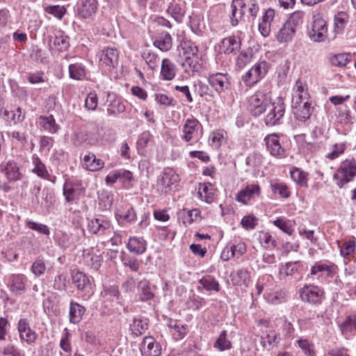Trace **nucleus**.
I'll return each mask as SVG.
<instances>
[{"label":"nucleus","instance_id":"f257e3e1","mask_svg":"<svg viewBox=\"0 0 356 356\" xmlns=\"http://www.w3.org/2000/svg\"><path fill=\"white\" fill-rule=\"evenodd\" d=\"M356 176V160L353 158L347 159L341 162L340 166L334 174L333 178L336 184L342 188Z\"/></svg>","mask_w":356,"mask_h":356},{"label":"nucleus","instance_id":"f03ea898","mask_svg":"<svg viewBox=\"0 0 356 356\" xmlns=\"http://www.w3.org/2000/svg\"><path fill=\"white\" fill-rule=\"evenodd\" d=\"M265 112L267 114L264 118L267 126H274L280 124V120L283 118L285 112V106L282 99L276 102H269L266 108Z\"/></svg>","mask_w":356,"mask_h":356},{"label":"nucleus","instance_id":"7ed1b4c3","mask_svg":"<svg viewBox=\"0 0 356 356\" xmlns=\"http://www.w3.org/2000/svg\"><path fill=\"white\" fill-rule=\"evenodd\" d=\"M268 64L266 61L256 63L242 77L247 86H252L258 83L268 72Z\"/></svg>","mask_w":356,"mask_h":356},{"label":"nucleus","instance_id":"20e7f679","mask_svg":"<svg viewBox=\"0 0 356 356\" xmlns=\"http://www.w3.org/2000/svg\"><path fill=\"white\" fill-rule=\"evenodd\" d=\"M270 102V97L262 91H257L249 99L250 109L254 116H259L266 111Z\"/></svg>","mask_w":356,"mask_h":356},{"label":"nucleus","instance_id":"39448f33","mask_svg":"<svg viewBox=\"0 0 356 356\" xmlns=\"http://www.w3.org/2000/svg\"><path fill=\"white\" fill-rule=\"evenodd\" d=\"M309 38L314 42H321L327 37V27L326 22L321 17H315L312 28L308 32Z\"/></svg>","mask_w":356,"mask_h":356},{"label":"nucleus","instance_id":"423d86ee","mask_svg":"<svg viewBox=\"0 0 356 356\" xmlns=\"http://www.w3.org/2000/svg\"><path fill=\"white\" fill-rule=\"evenodd\" d=\"M300 296L303 302L311 305H318L321 303L323 291L315 285H305L300 289Z\"/></svg>","mask_w":356,"mask_h":356},{"label":"nucleus","instance_id":"0eeeda50","mask_svg":"<svg viewBox=\"0 0 356 356\" xmlns=\"http://www.w3.org/2000/svg\"><path fill=\"white\" fill-rule=\"evenodd\" d=\"M140 351L143 356H159L161 345L151 336L145 337L140 344Z\"/></svg>","mask_w":356,"mask_h":356},{"label":"nucleus","instance_id":"6e6552de","mask_svg":"<svg viewBox=\"0 0 356 356\" xmlns=\"http://www.w3.org/2000/svg\"><path fill=\"white\" fill-rule=\"evenodd\" d=\"M101 65L115 67L118 63L119 53L115 47H106L97 54Z\"/></svg>","mask_w":356,"mask_h":356},{"label":"nucleus","instance_id":"1a4fd4ad","mask_svg":"<svg viewBox=\"0 0 356 356\" xmlns=\"http://www.w3.org/2000/svg\"><path fill=\"white\" fill-rule=\"evenodd\" d=\"M264 141L267 150L272 156L280 157L284 156L285 149L280 144L279 136L277 134L267 135Z\"/></svg>","mask_w":356,"mask_h":356},{"label":"nucleus","instance_id":"9d476101","mask_svg":"<svg viewBox=\"0 0 356 356\" xmlns=\"http://www.w3.org/2000/svg\"><path fill=\"white\" fill-rule=\"evenodd\" d=\"M209 85L218 93L225 91L229 87V76L227 74L216 73L209 74Z\"/></svg>","mask_w":356,"mask_h":356},{"label":"nucleus","instance_id":"9b49d317","mask_svg":"<svg viewBox=\"0 0 356 356\" xmlns=\"http://www.w3.org/2000/svg\"><path fill=\"white\" fill-rule=\"evenodd\" d=\"M179 180V176L168 169L162 172L158 177V186L162 192L167 193L168 189Z\"/></svg>","mask_w":356,"mask_h":356},{"label":"nucleus","instance_id":"f8f14e48","mask_svg":"<svg viewBox=\"0 0 356 356\" xmlns=\"http://www.w3.org/2000/svg\"><path fill=\"white\" fill-rule=\"evenodd\" d=\"M309 95L307 91V84L300 79H298L296 83L292 97L293 105H297L305 102H309Z\"/></svg>","mask_w":356,"mask_h":356},{"label":"nucleus","instance_id":"ddd939ff","mask_svg":"<svg viewBox=\"0 0 356 356\" xmlns=\"http://www.w3.org/2000/svg\"><path fill=\"white\" fill-rule=\"evenodd\" d=\"M71 140L73 145L77 147L87 148L92 144V138L88 131L83 129L74 131L71 136Z\"/></svg>","mask_w":356,"mask_h":356},{"label":"nucleus","instance_id":"4468645a","mask_svg":"<svg viewBox=\"0 0 356 356\" xmlns=\"http://www.w3.org/2000/svg\"><path fill=\"white\" fill-rule=\"evenodd\" d=\"M230 21L232 26H236L244 16L246 2L245 0H232Z\"/></svg>","mask_w":356,"mask_h":356},{"label":"nucleus","instance_id":"2eb2a0df","mask_svg":"<svg viewBox=\"0 0 356 356\" xmlns=\"http://www.w3.org/2000/svg\"><path fill=\"white\" fill-rule=\"evenodd\" d=\"M18 331L22 340L28 343L34 342L37 339V334L35 331L31 330L29 323L26 318H22L18 322Z\"/></svg>","mask_w":356,"mask_h":356},{"label":"nucleus","instance_id":"dca6fc26","mask_svg":"<svg viewBox=\"0 0 356 356\" xmlns=\"http://www.w3.org/2000/svg\"><path fill=\"white\" fill-rule=\"evenodd\" d=\"M72 283L76 288L86 293L90 292L91 283L88 276L79 270H73L72 272Z\"/></svg>","mask_w":356,"mask_h":356},{"label":"nucleus","instance_id":"f3484780","mask_svg":"<svg viewBox=\"0 0 356 356\" xmlns=\"http://www.w3.org/2000/svg\"><path fill=\"white\" fill-rule=\"evenodd\" d=\"M97 6V0H82L77 7L76 13L81 18H88L96 13Z\"/></svg>","mask_w":356,"mask_h":356},{"label":"nucleus","instance_id":"a211bd4d","mask_svg":"<svg viewBox=\"0 0 356 356\" xmlns=\"http://www.w3.org/2000/svg\"><path fill=\"white\" fill-rule=\"evenodd\" d=\"M260 195V187L257 184L247 186L245 188L240 191L236 197V200L247 204L248 201L253 198L254 195Z\"/></svg>","mask_w":356,"mask_h":356},{"label":"nucleus","instance_id":"6ab92c4d","mask_svg":"<svg viewBox=\"0 0 356 356\" xmlns=\"http://www.w3.org/2000/svg\"><path fill=\"white\" fill-rule=\"evenodd\" d=\"M111 227V223L104 218H94L88 224V231L93 234H103Z\"/></svg>","mask_w":356,"mask_h":356},{"label":"nucleus","instance_id":"aec40b11","mask_svg":"<svg viewBox=\"0 0 356 356\" xmlns=\"http://www.w3.org/2000/svg\"><path fill=\"white\" fill-rule=\"evenodd\" d=\"M275 10L268 8L262 16V21L259 24V31L264 37L269 35L270 32V24L275 17Z\"/></svg>","mask_w":356,"mask_h":356},{"label":"nucleus","instance_id":"412c9836","mask_svg":"<svg viewBox=\"0 0 356 356\" xmlns=\"http://www.w3.org/2000/svg\"><path fill=\"white\" fill-rule=\"evenodd\" d=\"M179 56L184 61L198 54V48L191 41H184L177 48Z\"/></svg>","mask_w":356,"mask_h":356},{"label":"nucleus","instance_id":"4be33fe9","mask_svg":"<svg viewBox=\"0 0 356 356\" xmlns=\"http://www.w3.org/2000/svg\"><path fill=\"white\" fill-rule=\"evenodd\" d=\"M292 107L295 109L294 114L296 118L302 122L309 119L314 109L309 102H305L297 105L292 104Z\"/></svg>","mask_w":356,"mask_h":356},{"label":"nucleus","instance_id":"5701e85b","mask_svg":"<svg viewBox=\"0 0 356 356\" xmlns=\"http://www.w3.org/2000/svg\"><path fill=\"white\" fill-rule=\"evenodd\" d=\"M336 270L337 266L334 264L327 265L325 264L316 263L312 267L311 275H318V277L323 275L326 277H332V275L335 273Z\"/></svg>","mask_w":356,"mask_h":356},{"label":"nucleus","instance_id":"b1692460","mask_svg":"<svg viewBox=\"0 0 356 356\" xmlns=\"http://www.w3.org/2000/svg\"><path fill=\"white\" fill-rule=\"evenodd\" d=\"M241 41L234 36L224 38L220 46V50L225 54H229L240 49Z\"/></svg>","mask_w":356,"mask_h":356},{"label":"nucleus","instance_id":"393cba45","mask_svg":"<svg viewBox=\"0 0 356 356\" xmlns=\"http://www.w3.org/2000/svg\"><path fill=\"white\" fill-rule=\"evenodd\" d=\"M296 32V30L293 28L291 25L289 24V23L285 22L277 32L276 38L280 43H287L293 40Z\"/></svg>","mask_w":356,"mask_h":356},{"label":"nucleus","instance_id":"a878e982","mask_svg":"<svg viewBox=\"0 0 356 356\" xmlns=\"http://www.w3.org/2000/svg\"><path fill=\"white\" fill-rule=\"evenodd\" d=\"M176 66L168 58H164L162 60L161 76L163 80L170 81L173 79L176 74Z\"/></svg>","mask_w":356,"mask_h":356},{"label":"nucleus","instance_id":"bb28decb","mask_svg":"<svg viewBox=\"0 0 356 356\" xmlns=\"http://www.w3.org/2000/svg\"><path fill=\"white\" fill-rule=\"evenodd\" d=\"M50 47L55 51H65L70 47L69 38L62 34L56 35L50 40Z\"/></svg>","mask_w":356,"mask_h":356},{"label":"nucleus","instance_id":"cd10ccee","mask_svg":"<svg viewBox=\"0 0 356 356\" xmlns=\"http://www.w3.org/2000/svg\"><path fill=\"white\" fill-rule=\"evenodd\" d=\"M138 290L139 298L141 301H148L154 297V294L150 288L149 282L147 280H143L138 283Z\"/></svg>","mask_w":356,"mask_h":356},{"label":"nucleus","instance_id":"c85d7f7f","mask_svg":"<svg viewBox=\"0 0 356 356\" xmlns=\"http://www.w3.org/2000/svg\"><path fill=\"white\" fill-rule=\"evenodd\" d=\"M154 45L163 51H167L172 48V39L168 33H161L153 42Z\"/></svg>","mask_w":356,"mask_h":356},{"label":"nucleus","instance_id":"c756f323","mask_svg":"<svg viewBox=\"0 0 356 356\" xmlns=\"http://www.w3.org/2000/svg\"><path fill=\"white\" fill-rule=\"evenodd\" d=\"M199 122L195 118L187 119L183 127V139L186 142H189L193 138V134L197 131Z\"/></svg>","mask_w":356,"mask_h":356},{"label":"nucleus","instance_id":"7c9ffc66","mask_svg":"<svg viewBox=\"0 0 356 356\" xmlns=\"http://www.w3.org/2000/svg\"><path fill=\"white\" fill-rule=\"evenodd\" d=\"M104 162L99 159H97L93 154L85 155L83 158V165L90 171H97L104 167Z\"/></svg>","mask_w":356,"mask_h":356},{"label":"nucleus","instance_id":"2f4dec72","mask_svg":"<svg viewBox=\"0 0 356 356\" xmlns=\"http://www.w3.org/2000/svg\"><path fill=\"white\" fill-rule=\"evenodd\" d=\"M127 247L130 252L136 254H142L146 250V243L142 238L132 237L129 238Z\"/></svg>","mask_w":356,"mask_h":356},{"label":"nucleus","instance_id":"473e14b6","mask_svg":"<svg viewBox=\"0 0 356 356\" xmlns=\"http://www.w3.org/2000/svg\"><path fill=\"white\" fill-rule=\"evenodd\" d=\"M148 327V321L147 318L141 317L134 318L130 324V329L132 333L136 336L143 334Z\"/></svg>","mask_w":356,"mask_h":356},{"label":"nucleus","instance_id":"72a5a7b5","mask_svg":"<svg viewBox=\"0 0 356 356\" xmlns=\"http://www.w3.org/2000/svg\"><path fill=\"white\" fill-rule=\"evenodd\" d=\"M86 312L84 307L76 302H71L70 307V320L73 323L80 322Z\"/></svg>","mask_w":356,"mask_h":356},{"label":"nucleus","instance_id":"f704fd0d","mask_svg":"<svg viewBox=\"0 0 356 356\" xmlns=\"http://www.w3.org/2000/svg\"><path fill=\"white\" fill-rule=\"evenodd\" d=\"M198 194L200 197L207 203H211L213 200V188L210 183L200 184Z\"/></svg>","mask_w":356,"mask_h":356},{"label":"nucleus","instance_id":"c9c22d12","mask_svg":"<svg viewBox=\"0 0 356 356\" xmlns=\"http://www.w3.org/2000/svg\"><path fill=\"white\" fill-rule=\"evenodd\" d=\"M250 279L249 273L247 270L240 269L231 274V280L234 285L247 284Z\"/></svg>","mask_w":356,"mask_h":356},{"label":"nucleus","instance_id":"e433bc0d","mask_svg":"<svg viewBox=\"0 0 356 356\" xmlns=\"http://www.w3.org/2000/svg\"><path fill=\"white\" fill-rule=\"evenodd\" d=\"M278 343L277 334L275 331H269L266 336L261 337V344L263 348L270 350Z\"/></svg>","mask_w":356,"mask_h":356},{"label":"nucleus","instance_id":"4c0bfd02","mask_svg":"<svg viewBox=\"0 0 356 356\" xmlns=\"http://www.w3.org/2000/svg\"><path fill=\"white\" fill-rule=\"evenodd\" d=\"M182 65L186 68V70H190L193 73L199 72L202 68L201 58L199 54L184 61Z\"/></svg>","mask_w":356,"mask_h":356},{"label":"nucleus","instance_id":"58836bf2","mask_svg":"<svg viewBox=\"0 0 356 356\" xmlns=\"http://www.w3.org/2000/svg\"><path fill=\"white\" fill-rule=\"evenodd\" d=\"M39 123L44 129L50 133H56L58 129V126L52 115L40 116Z\"/></svg>","mask_w":356,"mask_h":356},{"label":"nucleus","instance_id":"ea45409f","mask_svg":"<svg viewBox=\"0 0 356 356\" xmlns=\"http://www.w3.org/2000/svg\"><path fill=\"white\" fill-rule=\"evenodd\" d=\"M70 76L76 80H81L86 76L84 67L79 63L71 64L69 66Z\"/></svg>","mask_w":356,"mask_h":356},{"label":"nucleus","instance_id":"a19ab883","mask_svg":"<svg viewBox=\"0 0 356 356\" xmlns=\"http://www.w3.org/2000/svg\"><path fill=\"white\" fill-rule=\"evenodd\" d=\"M307 174L298 168H294L291 170V177L292 179L300 186H307Z\"/></svg>","mask_w":356,"mask_h":356},{"label":"nucleus","instance_id":"79ce46f5","mask_svg":"<svg viewBox=\"0 0 356 356\" xmlns=\"http://www.w3.org/2000/svg\"><path fill=\"white\" fill-rule=\"evenodd\" d=\"M299 262H287L280 270V277L281 279L287 276H291L298 270Z\"/></svg>","mask_w":356,"mask_h":356},{"label":"nucleus","instance_id":"37998d69","mask_svg":"<svg viewBox=\"0 0 356 356\" xmlns=\"http://www.w3.org/2000/svg\"><path fill=\"white\" fill-rule=\"evenodd\" d=\"M343 334L356 332V314L348 316L340 326Z\"/></svg>","mask_w":356,"mask_h":356},{"label":"nucleus","instance_id":"c03bdc74","mask_svg":"<svg viewBox=\"0 0 356 356\" xmlns=\"http://www.w3.org/2000/svg\"><path fill=\"white\" fill-rule=\"evenodd\" d=\"M5 175L9 181L19 179L20 173L19 168L15 162H8L5 168Z\"/></svg>","mask_w":356,"mask_h":356},{"label":"nucleus","instance_id":"a18cd8bd","mask_svg":"<svg viewBox=\"0 0 356 356\" xmlns=\"http://www.w3.org/2000/svg\"><path fill=\"white\" fill-rule=\"evenodd\" d=\"M167 12L177 22H181L185 13V10L177 3H170L167 9Z\"/></svg>","mask_w":356,"mask_h":356},{"label":"nucleus","instance_id":"49530a36","mask_svg":"<svg viewBox=\"0 0 356 356\" xmlns=\"http://www.w3.org/2000/svg\"><path fill=\"white\" fill-rule=\"evenodd\" d=\"M305 13L301 10L294 11L286 19V22L296 30L303 23Z\"/></svg>","mask_w":356,"mask_h":356},{"label":"nucleus","instance_id":"de8ad7c7","mask_svg":"<svg viewBox=\"0 0 356 356\" xmlns=\"http://www.w3.org/2000/svg\"><path fill=\"white\" fill-rule=\"evenodd\" d=\"M199 282L207 291H219L220 290L218 282L211 276L203 277L200 280Z\"/></svg>","mask_w":356,"mask_h":356},{"label":"nucleus","instance_id":"09e8293b","mask_svg":"<svg viewBox=\"0 0 356 356\" xmlns=\"http://www.w3.org/2000/svg\"><path fill=\"white\" fill-rule=\"evenodd\" d=\"M63 195L67 202H72L78 197L79 192L71 182L66 181L63 186Z\"/></svg>","mask_w":356,"mask_h":356},{"label":"nucleus","instance_id":"8fccbe9b","mask_svg":"<svg viewBox=\"0 0 356 356\" xmlns=\"http://www.w3.org/2000/svg\"><path fill=\"white\" fill-rule=\"evenodd\" d=\"M214 347L219 349L220 351L230 349L232 343L227 339V331L223 330L220 334L218 338L214 343Z\"/></svg>","mask_w":356,"mask_h":356},{"label":"nucleus","instance_id":"3c124183","mask_svg":"<svg viewBox=\"0 0 356 356\" xmlns=\"http://www.w3.org/2000/svg\"><path fill=\"white\" fill-rule=\"evenodd\" d=\"M56 243L59 248L65 250L72 245V239L70 235L61 232L57 234Z\"/></svg>","mask_w":356,"mask_h":356},{"label":"nucleus","instance_id":"603ef678","mask_svg":"<svg viewBox=\"0 0 356 356\" xmlns=\"http://www.w3.org/2000/svg\"><path fill=\"white\" fill-rule=\"evenodd\" d=\"M44 11L58 19H61L66 13V8L60 5L48 6L44 8Z\"/></svg>","mask_w":356,"mask_h":356},{"label":"nucleus","instance_id":"864d4df0","mask_svg":"<svg viewBox=\"0 0 356 356\" xmlns=\"http://www.w3.org/2000/svg\"><path fill=\"white\" fill-rule=\"evenodd\" d=\"M258 240L259 243L266 248H274L276 241L273 238L272 236L266 232H260L259 233Z\"/></svg>","mask_w":356,"mask_h":356},{"label":"nucleus","instance_id":"5fc2aeb1","mask_svg":"<svg viewBox=\"0 0 356 356\" xmlns=\"http://www.w3.org/2000/svg\"><path fill=\"white\" fill-rule=\"evenodd\" d=\"M270 187L274 193H278L282 197L286 198L290 195L287 186L284 183L271 182Z\"/></svg>","mask_w":356,"mask_h":356},{"label":"nucleus","instance_id":"6e6d98bb","mask_svg":"<svg viewBox=\"0 0 356 356\" xmlns=\"http://www.w3.org/2000/svg\"><path fill=\"white\" fill-rule=\"evenodd\" d=\"M331 63L337 67H345L350 61L349 54H338L330 58Z\"/></svg>","mask_w":356,"mask_h":356},{"label":"nucleus","instance_id":"4d7b16f0","mask_svg":"<svg viewBox=\"0 0 356 356\" xmlns=\"http://www.w3.org/2000/svg\"><path fill=\"white\" fill-rule=\"evenodd\" d=\"M84 259L88 266L95 270H98L102 261V257L97 254L88 253L83 255Z\"/></svg>","mask_w":356,"mask_h":356},{"label":"nucleus","instance_id":"13d9d810","mask_svg":"<svg viewBox=\"0 0 356 356\" xmlns=\"http://www.w3.org/2000/svg\"><path fill=\"white\" fill-rule=\"evenodd\" d=\"M24 276L23 275H13L10 277V287L13 291H23L24 286Z\"/></svg>","mask_w":356,"mask_h":356},{"label":"nucleus","instance_id":"bf43d9fd","mask_svg":"<svg viewBox=\"0 0 356 356\" xmlns=\"http://www.w3.org/2000/svg\"><path fill=\"white\" fill-rule=\"evenodd\" d=\"M26 225L28 228L38 232L39 234L49 235L50 233L49 228L44 224L38 223L32 220H27Z\"/></svg>","mask_w":356,"mask_h":356},{"label":"nucleus","instance_id":"052dcab7","mask_svg":"<svg viewBox=\"0 0 356 356\" xmlns=\"http://www.w3.org/2000/svg\"><path fill=\"white\" fill-rule=\"evenodd\" d=\"M142 56L151 70H154L158 67L159 58L155 54L149 51H144Z\"/></svg>","mask_w":356,"mask_h":356},{"label":"nucleus","instance_id":"680f3d73","mask_svg":"<svg viewBox=\"0 0 356 356\" xmlns=\"http://www.w3.org/2000/svg\"><path fill=\"white\" fill-rule=\"evenodd\" d=\"M340 248V254L341 256L346 257L351 255L355 250V242L353 240L345 241L342 243Z\"/></svg>","mask_w":356,"mask_h":356},{"label":"nucleus","instance_id":"e2e57ef3","mask_svg":"<svg viewBox=\"0 0 356 356\" xmlns=\"http://www.w3.org/2000/svg\"><path fill=\"white\" fill-rule=\"evenodd\" d=\"M224 139L223 134L221 131L217 130L213 131L209 138V144L214 148H218Z\"/></svg>","mask_w":356,"mask_h":356},{"label":"nucleus","instance_id":"0e129e2a","mask_svg":"<svg viewBox=\"0 0 356 356\" xmlns=\"http://www.w3.org/2000/svg\"><path fill=\"white\" fill-rule=\"evenodd\" d=\"M273 224L289 235H291L293 232V227L289 220H285L283 218H277L273 221Z\"/></svg>","mask_w":356,"mask_h":356},{"label":"nucleus","instance_id":"69168bd1","mask_svg":"<svg viewBox=\"0 0 356 356\" xmlns=\"http://www.w3.org/2000/svg\"><path fill=\"white\" fill-rule=\"evenodd\" d=\"M125 110L124 104L118 99L113 100L108 106V112L111 114H119Z\"/></svg>","mask_w":356,"mask_h":356},{"label":"nucleus","instance_id":"338daca9","mask_svg":"<svg viewBox=\"0 0 356 356\" xmlns=\"http://www.w3.org/2000/svg\"><path fill=\"white\" fill-rule=\"evenodd\" d=\"M53 288L58 291H64L66 289V275L63 273L57 275L54 280Z\"/></svg>","mask_w":356,"mask_h":356},{"label":"nucleus","instance_id":"774afa93","mask_svg":"<svg viewBox=\"0 0 356 356\" xmlns=\"http://www.w3.org/2000/svg\"><path fill=\"white\" fill-rule=\"evenodd\" d=\"M46 270L44 262L42 259L35 260L31 266V271L35 276H40L44 274Z\"/></svg>","mask_w":356,"mask_h":356}]
</instances>
